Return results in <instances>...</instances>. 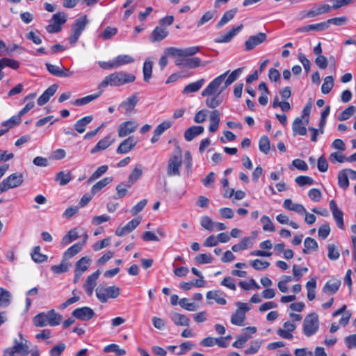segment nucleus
<instances>
[{"mask_svg":"<svg viewBox=\"0 0 356 356\" xmlns=\"http://www.w3.org/2000/svg\"><path fill=\"white\" fill-rule=\"evenodd\" d=\"M79 238L78 233L75 229H71L68 233L64 236L61 240V245L66 246L71 242L75 241Z\"/></svg>","mask_w":356,"mask_h":356,"instance_id":"obj_46","label":"nucleus"},{"mask_svg":"<svg viewBox=\"0 0 356 356\" xmlns=\"http://www.w3.org/2000/svg\"><path fill=\"white\" fill-rule=\"evenodd\" d=\"M200 51L198 46L190 47L184 49H179L176 47H168L165 49L164 52L172 57L181 56L188 57L193 56Z\"/></svg>","mask_w":356,"mask_h":356,"instance_id":"obj_8","label":"nucleus"},{"mask_svg":"<svg viewBox=\"0 0 356 356\" xmlns=\"http://www.w3.org/2000/svg\"><path fill=\"white\" fill-rule=\"evenodd\" d=\"M201 62V59L198 57L186 58L185 65L188 68L193 69L200 66Z\"/></svg>","mask_w":356,"mask_h":356,"instance_id":"obj_64","label":"nucleus"},{"mask_svg":"<svg viewBox=\"0 0 356 356\" xmlns=\"http://www.w3.org/2000/svg\"><path fill=\"white\" fill-rule=\"evenodd\" d=\"M188 300L186 298H181L179 301V305L187 311L194 312L197 309V306L193 302H188Z\"/></svg>","mask_w":356,"mask_h":356,"instance_id":"obj_62","label":"nucleus"},{"mask_svg":"<svg viewBox=\"0 0 356 356\" xmlns=\"http://www.w3.org/2000/svg\"><path fill=\"white\" fill-rule=\"evenodd\" d=\"M170 319L177 326H186L190 325V318L186 315L172 312L170 314Z\"/></svg>","mask_w":356,"mask_h":356,"instance_id":"obj_22","label":"nucleus"},{"mask_svg":"<svg viewBox=\"0 0 356 356\" xmlns=\"http://www.w3.org/2000/svg\"><path fill=\"white\" fill-rule=\"evenodd\" d=\"M283 207L286 209L295 211L298 214H303V213H306V209L303 205L298 203H293L291 199H286L284 201Z\"/></svg>","mask_w":356,"mask_h":356,"instance_id":"obj_26","label":"nucleus"},{"mask_svg":"<svg viewBox=\"0 0 356 356\" xmlns=\"http://www.w3.org/2000/svg\"><path fill=\"white\" fill-rule=\"evenodd\" d=\"M113 181L112 177H105L102 179V180L97 182L91 188V193L92 195H95L99 191H100L103 188H104L106 186L111 183Z\"/></svg>","mask_w":356,"mask_h":356,"instance_id":"obj_41","label":"nucleus"},{"mask_svg":"<svg viewBox=\"0 0 356 356\" xmlns=\"http://www.w3.org/2000/svg\"><path fill=\"white\" fill-rule=\"evenodd\" d=\"M48 72L52 75L59 77H69L73 74V72L65 74L63 70L60 69L58 66L47 63L45 64Z\"/></svg>","mask_w":356,"mask_h":356,"instance_id":"obj_32","label":"nucleus"},{"mask_svg":"<svg viewBox=\"0 0 356 356\" xmlns=\"http://www.w3.org/2000/svg\"><path fill=\"white\" fill-rule=\"evenodd\" d=\"M302 124V119L300 118H296L292 124V130L293 134L294 136L296 135H300V136H305L307 134V130L306 128V124Z\"/></svg>","mask_w":356,"mask_h":356,"instance_id":"obj_25","label":"nucleus"},{"mask_svg":"<svg viewBox=\"0 0 356 356\" xmlns=\"http://www.w3.org/2000/svg\"><path fill=\"white\" fill-rule=\"evenodd\" d=\"M138 141L133 136H129L120 144L116 152L119 154H127L134 149Z\"/></svg>","mask_w":356,"mask_h":356,"instance_id":"obj_14","label":"nucleus"},{"mask_svg":"<svg viewBox=\"0 0 356 356\" xmlns=\"http://www.w3.org/2000/svg\"><path fill=\"white\" fill-rule=\"evenodd\" d=\"M139 102V97L136 93L127 98L120 104V107L124 109L126 113H131L134 110L136 105Z\"/></svg>","mask_w":356,"mask_h":356,"instance_id":"obj_17","label":"nucleus"},{"mask_svg":"<svg viewBox=\"0 0 356 356\" xmlns=\"http://www.w3.org/2000/svg\"><path fill=\"white\" fill-rule=\"evenodd\" d=\"M96 296L99 300L105 303L109 298H116L120 293V289L117 286H98L96 289Z\"/></svg>","mask_w":356,"mask_h":356,"instance_id":"obj_3","label":"nucleus"},{"mask_svg":"<svg viewBox=\"0 0 356 356\" xmlns=\"http://www.w3.org/2000/svg\"><path fill=\"white\" fill-rule=\"evenodd\" d=\"M99 275H100L99 270H97L92 274L90 275L87 277V279L83 286L84 289L86 290L87 294L89 296H90L93 293L94 288L97 285V280L98 279Z\"/></svg>","mask_w":356,"mask_h":356,"instance_id":"obj_16","label":"nucleus"},{"mask_svg":"<svg viewBox=\"0 0 356 356\" xmlns=\"http://www.w3.org/2000/svg\"><path fill=\"white\" fill-rule=\"evenodd\" d=\"M83 248V243H75L70 248H69L63 254L64 259L72 258L76 254H78Z\"/></svg>","mask_w":356,"mask_h":356,"instance_id":"obj_37","label":"nucleus"},{"mask_svg":"<svg viewBox=\"0 0 356 356\" xmlns=\"http://www.w3.org/2000/svg\"><path fill=\"white\" fill-rule=\"evenodd\" d=\"M90 259L88 257H83L80 259L76 263L75 266V271L83 273L86 271L90 264Z\"/></svg>","mask_w":356,"mask_h":356,"instance_id":"obj_36","label":"nucleus"},{"mask_svg":"<svg viewBox=\"0 0 356 356\" xmlns=\"http://www.w3.org/2000/svg\"><path fill=\"white\" fill-rule=\"evenodd\" d=\"M21 122V118L18 115H14L11 117L9 120H6L1 123L2 127H6L7 128L6 129H8V131L14 127L15 126L19 124Z\"/></svg>","mask_w":356,"mask_h":356,"instance_id":"obj_56","label":"nucleus"},{"mask_svg":"<svg viewBox=\"0 0 356 356\" xmlns=\"http://www.w3.org/2000/svg\"><path fill=\"white\" fill-rule=\"evenodd\" d=\"M140 221L136 218L129 221L126 225L122 227H118L115 230V234L118 236H122L127 234L131 232L140 224Z\"/></svg>","mask_w":356,"mask_h":356,"instance_id":"obj_18","label":"nucleus"},{"mask_svg":"<svg viewBox=\"0 0 356 356\" xmlns=\"http://www.w3.org/2000/svg\"><path fill=\"white\" fill-rule=\"evenodd\" d=\"M204 83V79H201L195 82L189 83L184 88L182 93L184 95H188L192 92H197L203 86Z\"/></svg>","mask_w":356,"mask_h":356,"instance_id":"obj_29","label":"nucleus"},{"mask_svg":"<svg viewBox=\"0 0 356 356\" xmlns=\"http://www.w3.org/2000/svg\"><path fill=\"white\" fill-rule=\"evenodd\" d=\"M105 353H115L118 356H122L126 354V350L120 348V346L115 343L109 344L104 348Z\"/></svg>","mask_w":356,"mask_h":356,"instance_id":"obj_49","label":"nucleus"},{"mask_svg":"<svg viewBox=\"0 0 356 356\" xmlns=\"http://www.w3.org/2000/svg\"><path fill=\"white\" fill-rule=\"evenodd\" d=\"M0 68L2 70L6 66L10 67L13 70H17L19 67V63L17 60L8 58H3L0 59Z\"/></svg>","mask_w":356,"mask_h":356,"instance_id":"obj_51","label":"nucleus"},{"mask_svg":"<svg viewBox=\"0 0 356 356\" xmlns=\"http://www.w3.org/2000/svg\"><path fill=\"white\" fill-rule=\"evenodd\" d=\"M220 121V112L218 110L212 111L209 116L210 125L209 129L211 132L214 133L218 130Z\"/></svg>","mask_w":356,"mask_h":356,"instance_id":"obj_27","label":"nucleus"},{"mask_svg":"<svg viewBox=\"0 0 356 356\" xmlns=\"http://www.w3.org/2000/svg\"><path fill=\"white\" fill-rule=\"evenodd\" d=\"M108 167L106 165L99 166L90 177L88 179V182H92L98 178H99L102 175L106 172Z\"/></svg>","mask_w":356,"mask_h":356,"instance_id":"obj_57","label":"nucleus"},{"mask_svg":"<svg viewBox=\"0 0 356 356\" xmlns=\"http://www.w3.org/2000/svg\"><path fill=\"white\" fill-rule=\"evenodd\" d=\"M329 206L337 227L341 229H344L345 226L343 222V211L338 208L337 204L334 200H332L330 202Z\"/></svg>","mask_w":356,"mask_h":356,"instance_id":"obj_11","label":"nucleus"},{"mask_svg":"<svg viewBox=\"0 0 356 356\" xmlns=\"http://www.w3.org/2000/svg\"><path fill=\"white\" fill-rule=\"evenodd\" d=\"M152 66L153 62L149 60H146L143 64V79L145 82H149L152 77Z\"/></svg>","mask_w":356,"mask_h":356,"instance_id":"obj_44","label":"nucleus"},{"mask_svg":"<svg viewBox=\"0 0 356 356\" xmlns=\"http://www.w3.org/2000/svg\"><path fill=\"white\" fill-rule=\"evenodd\" d=\"M340 285H341L340 280H336L334 282H330V281L327 282L323 288V291L324 293L334 294L339 290Z\"/></svg>","mask_w":356,"mask_h":356,"instance_id":"obj_38","label":"nucleus"},{"mask_svg":"<svg viewBox=\"0 0 356 356\" xmlns=\"http://www.w3.org/2000/svg\"><path fill=\"white\" fill-rule=\"evenodd\" d=\"M334 86V78L332 76H327L324 79V82L321 86V92L323 94H328Z\"/></svg>","mask_w":356,"mask_h":356,"instance_id":"obj_52","label":"nucleus"},{"mask_svg":"<svg viewBox=\"0 0 356 356\" xmlns=\"http://www.w3.org/2000/svg\"><path fill=\"white\" fill-rule=\"evenodd\" d=\"M237 10L236 9H232L229 10L224 13L222 17H221L220 20L217 24V28L220 29L222 26H223L225 24H226L228 22L232 20L234 17L235 16Z\"/></svg>","mask_w":356,"mask_h":356,"instance_id":"obj_40","label":"nucleus"},{"mask_svg":"<svg viewBox=\"0 0 356 356\" xmlns=\"http://www.w3.org/2000/svg\"><path fill=\"white\" fill-rule=\"evenodd\" d=\"M261 222L263 225L264 231L275 232V227L270 218L267 216H264L261 218Z\"/></svg>","mask_w":356,"mask_h":356,"instance_id":"obj_55","label":"nucleus"},{"mask_svg":"<svg viewBox=\"0 0 356 356\" xmlns=\"http://www.w3.org/2000/svg\"><path fill=\"white\" fill-rule=\"evenodd\" d=\"M222 102L220 95H213L212 96L207 97L205 104L209 108H214L218 106Z\"/></svg>","mask_w":356,"mask_h":356,"instance_id":"obj_48","label":"nucleus"},{"mask_svg":"<svg viewBox=\"0 0 356 356\" xmlns=\"http://www.w3.org/2000/svg\"><path fill=\"white\" fill-rule=\"evenodd\" d=\"M242 72V68H238L234 70L227 79L225 81L224 88H227L229 85L234 83L239 76Z\"/></svg>","mask_w":356,"mask_h":356,"instance_id":"obj_58","label":"nucleus"},{"mask_svg":"<svg viewBox=\"0 0 356 356\" xmlns=\"http://www.w3.org/2000/svg\"><path fill=\"white\" fill-rule=\"evenodd\" d=\"M24 181L22 173H13L3 179L0 184V194L10 188H14L22 185Z\"/></svg>","mask_w":356,"mask_h":356,"instance_id":"obj_5","label":"nucleus"},{"mask_svg":"<svg viewBox=\"0 0 356 356\" xmlns=\"http://www.w3.org/2000/svg\"><path fill=\"white\" fill-rule=\"evenodd\" d=\"M207 299H213L218 304L225 305L227 300L223 296V293L219 291H210L207 293Z\"/></svg>","mask_w":356,"mask_h":356,"instance_id":"obj_35","label":"nucleus"},{"mask_svg":"<svg viewBox=\"0 0 356 356\" xmlns=\"http://www.w3.org/2000/svg\"><path fill=\"white\" fill-rule=\"evenodd\" d=\"M13 347L22 356H26L31 353L29 350V346L26 340L19 342L15 339Z\"/></svg>","mask_w":356,"mask_h":356,"instance_id":"obj_30","label":"nucleus"},{"mask_svg":"<svg viewBox=\"0 0 356 356\" xmlns=\"http://www.w3.org/2000/svg\"><path fill=\"white\" fill-rule=\"evenodd\" d=\"M113 142V140H111L110 136H106L97 143V145L91 149L90 153L94 154L98 152L107 149Z\"/></svg>","mask_w":356,"mask_h":356,"instance_id":"obj_28","label":"nucleus"},{"mask_svg":"<svg viewBox=\"0 0 356 356\" xmlns=\"http://www.w3.org/2000/svg\"><path fill=\"white\" fill-rule=\"evenodd\" d=\"M259 148L261 152L266 154H267L269 152L270 148V140L266 136H263L260 138L259 142Z\"/></svg>","mask_w":356,"mask_h":356,"instance_id":"obj_54","label":"nucleus"},{"mask_svg":"<svg viewBox=\"0 0 356 356\" xmlns=\"http://www.w3.org/2000/svg\"><path fill=\"white\" fill-rule=\"evenodd\" d=\"M204 131L202 126H192L187 129L184 133V138L187 141H191L196 136L202 134Z\"/></svg>","mask_w":356,"mask_h":356,"instance_id":"obj_23","label":"nucleus"},{"mask_svg":"<svg viewBox=\"0 0 356 356\" xmlns=\"http://www.w3.org/2000/svg\"><path fill=\"white\" fill-rule=\"evenodd\" d=\"M338 184L343 189L346 190L349 186L348 175L347 170H342L338 174Z\"/></svg>","mask_w":356,"mask_h":356,"instance_id":"obj_45","label":"nucleus"},{"mask_svg":"<svg viewBox=\"0 0 356 356\" xmlns=\"http://www.w3.org/2000/svg\"><path fill=\"white\" fill-rule=\"evenodd\" d=\"M356 111L355 106H349L347 108L343 111L338 116L339 121H344L349 119Z\"/></svg>","mask_w":356,"mask_h":356,"instance_id":"obj_53","label":"nucleus"},{"mask_svg":"<svg viewBox=\"0 0 356 356\" xmlns=\"http://www.w3.org/2000/svg\"><path fill=\"white\" fill-rule=\"evenodd\" d=\"M213 258L209 254H199L195 257V261L197 264H211Z\"/></svg>","mask_w":356,"mask_h":356,"instance_id":"obj_61","label":"nucleus"},{"mask_svg":"<svg viewBox=\"0 0 356 356\" xmlns=\"http://www.w3.org/2000/svg\"><path fill=\"white\" fill-rule=\"evenodd\" d=\"M51 21L61 27L67 22V15L63 12H58L52 16Z\"/></svg>","mask_w":356,"mask_h":356,"instance_id":"obj_59","label":"nucleus"},{"mask_svg":"<svg viewBox=\"0 0 356 356\" xmlns=\"http://www.w3.org/2000/svg\"><path fill=\"white\" fill-rule=\"evenodd\" d=\"M72 176L70 172L60 171L56 174L55 180L59 182L60 186L67 184L72 180Z\"/></svg>","mask_w":356,"mask_h":356,"instance_id":"obj_42","label":"nucleus"},{"mask_svg":"<svg viewBox=\"0 0 356 356\" xmlns=\"http://www.w3.org/2000/svg\"><path fill=\"white\" fill-rule=\"evenodd\" d=\"M168 35V31L165 28L156 26L152 32L150 40L152 42H159L163 40Z\"/></svg>","mask_w":356,"mask_h":356,"instance_id":"obj_21","label":"nucleus"},{"mask_svg":"<svg viewBox=\"0 0 356 356\" xmlns=\"http://www.w3.org/2000/svg\"><path fill=\"white\" fill-rule=\"evenodd\" d=\"M200 51L198 46L190 47L184 49H179L176 47H168L165 49L164 52L172 57L181 56L188 57L193 56Z\"/></svg>","mask_w":356,"mask_h":356,"instance_id":"obj_7","label":"nucleus"},{"mask_svg":"<svg viewBox=\"0 0 356 356\" xmlns=\"http://www.w3.org/2000/svg\"><path fill=\"white\" fill-rule=\"evenodd\" d=\"M243 29V24L233 27L228 33L215 39L217 43H226L232 40V39Z\"/></svg>","mask_w":356,"mask_h":356,"instance_id":"obj_20","label":"nucleus"},{"mask_svg":"<svg viewBox=\"0 0 356 356\" xmlns=\"http://www.w3.org/2000/svg\"><path fill=\"white\" fill-rule=\"evenodd\" d=\"M143 175V167L140 164L136 165L134 170L131 171V174L128 178V184L127 187H131L134 184H135L142 176Z\"/></svg>","mask_w":356,"mask_h":356,"instance_id":"obj_24","label":"nucleus"},{"mask_svg":"<svg viewBox=\"0 0 356 356\" xmlns=\"http://www.w3.org/2000/svg\"><path fill=\"white\" fill-rule=\"evenodd\" d=\"M62 319V316L52 309L47 312L39 313L34 316L33 321L36 327H42L47 325L55 327L60 324Z\"/></svg>","mask_w":356,"mask_h":356,"instance_id":"obj_2","label":"nucleus"},{"mask_svg":"<svg viewBox=\"0 0 356 356\" xmlns=\"http://www.w3.org/2000/svg\"><path fill=\"white\" fill-rule=\"evenodd\" d=\"M229 72H226L224 74L215 78L202 92L201 95L203 97H209L213 95H220L222 92L225 89L224 86L219 89L220 86L225 81Z\"/></svg>","mask_w":356,"mask_h":356,"instance_id":"obj_4","label":"nucleus"},{"mask_svg":"<svg viewBox=\"0 0 356 356\" xmlns=\"http://www.w3.org/2000/svg\"><path fill=\"white\" fill-rule=\"evenodd\" d=\"M136 80V76L133 74L120 71L112 73L106 76L99 83V90L106 88L108 86L118 87L127 83H132Z\"/></svg>","mask_w":356,"mask_h":356,"instance_id":"obj_1","label":"nucleus"},{"mask_svg":"<svg viewBox=\"0 0 356 356\" xmlns=\"http://www.w3.org/2000/svg\"><path fill=\"white\" fill-rule=\"evenodd\" d=\"M138 127V124L134 121H127L120 124L118 136L120 138L125 137L134 132Z\"/></svg>","mask_w":356,"mask_h":356,"instance_id":"obj_15","label":"nucleus"},{"mask_svg":"<svg viewBox=\"0 0 356 356\" xmlns=\"http://www.w3.org/2000/svg\"><path fill=\"white\" fill-rule=\"evenodd\" d=\"M92 115L82 118L74 124V129L79 134L83 133L86 131V127L92 122Z\"/></svg>","mask_w":356,"mask_h":356,"instance_id":"obj_33","label":"nucleus"},{"mask_svg":"<svg viewBox=\"0 0 356 356\" xmlns=\"http://www.w3.org/2000/svg\"><path fill=\"white\" fill-rule=\"evenodd\" d=\"M182 161L180 156L173 155L172 156L168 164L167 172L170 177L172 176H179L180 175V168L181 166Z\"/></svg>","mask_w":356,"mask_h":356,"instance_id":"obj_10","label":"nucleus"},{"mask_svg":"<svg viewBox=\"0 0 356 356\" xmlns=\"http://www.w3.org/2000/svg\"><path fill=\"white\" fill-rule=\"evenodd\" d=\"M102 92V90H101L97 93L89 95L86 97L77 99L74 100V102H72V104L74 106H78L88 104L90 102L97 99L100 96Z\"/></svg>","mask_w":356,"mask_h":356,"instance_id":"obj_31","label":"nucleus"},{"mask_svg":"<svg viewBox=\"0 0 356 356\" xmlns=\"http://www.w3.org/2000/svg\"><path fill=\"white\" fill-rule=\"evenodd\" d=\"M58 86L53 84L50 86L38 99L37 103L39 106H43L47 103L51 98L56 92Z\"/></svg>","mask_w":356,"mask_h":356,"instance_id":"obj_19","label":"nucleus"},{"mask_svg":"<svg viewBox=\"0 0 356 356\" xmlns=\"http://www.w3.org/2000/svg\"><path fill=\"white\" fill-rule=\"evenodd\" d=\"M118 32V29L115 27L107 26L103 33L100 34V37L104 40H107L111 39L113 36H114Z\"/></svg>","mask_w":356,"mask_h":356,"instance_id":"obj_63","label":"nucleus"},{"mask_svg":"<svg viewBox=\"0 0 356 356\" xmlns=\"http://www.w3.org/2000/svg\"><path fill=\"white\" fill-rule=\"evenodd\" d=\"M305 249L302 252L304 254H308L309 250L316 251L318 245L316 240L311 237H307L304 241Z\"/></svg>","mask_w":356,"mask_h":356,"instance_id":"obj_43","label":"nucleus"},{"mask_svg":"<svg viewBox=\"0 0 356 356\" xmlns=\"http://www.w3.org/2000/svg\"><path fill=\"white\" fill-rule=\"evenodd\" d=\"M33 260L36 263H42L47 260L48 257L47 255L40 253V247L35 246L33 248V251L31 254Z\"/></svg>","mask_w":356,"mask_h":356,"instance_id":"obj_50","label":"nucleus"},{"mask_svg":"<svg viewBox=\"0 0 356 356\" xmlns=\"http://www.w3.org/2000/svg\"><path fill=\"white\" fill-rule=\"evenodd\" d=\"M95 314L94 311L88 307L75 309L72 313L73 317L83 321L92 319Z\"/></svg>","mask_w":356,"mask_h":356,"instance_id":"obj_12","label":"nucleus"},{"mask_svg":"<svg viewBox=\"0 0 356 356\" xmlns=\"http://www.w3.org/2000/svg\"><path fill=\"white\" fill-rule=\"evenodd\" d=\"M295 181L299 186H304L306 185L311 186L314 184V179L312 177L303 175L297 177L295 179Z\"/></svg>","mask_w":356,"mask_h":356,"instance_id":"obj_60","label":"nucleus"},{"mask_svg":"<svg viewBox=\"0 0 356 356\" xmlns=\"http://www.w3.org/2000/svg\"><path fill=\"white\" fill-rule=\"evenodd\" d=\"M319 320L316 313L307 315L303 322V332L307 337H311L318 330Z\"/></svg>","mask_w":356,"mask_h":356,"instance_id":"obj_6","label":"nucleus"},{"mask_svg":"<svg viewBox=\"0 0 356 356\" xmlns=\"http://www.w3.org/2000/svg\"><path fill=\"white\" fill-rule=\"evenodd\" d=\"M236 305L238 309L232 314L231 318V323L234 325L241 326L245 319V312L250 309V307L248 303L237 302Z\"/></svg>","mask_w":356,"mask_h":356,"instance_id":"obj_9","label":"nucleus"},{"mask_svg":"<svg viewBox=\"0 0 356 356\" xmlns=\"http://www.w3.org/2000/svg\"><path fill=\"white\" fill-rule=\"evenodd\" d=\"M267 35L265 33H259L255 35H251L245 42L246 51L252 50L256 46L266 41Z\"/></svg>","mask_w":356,"mask_h":356,"instance_id":"obj_13","label":"nucleus"},{"mask_svg":"<svg viewBox=\"0 0 356 356\" xmlns=\"http://www.w3.org/2000/svg\"><path fill=\"white\" fill-rule=\"evenodd\" d=\"M116 68L126 64L131 63L134 61V59L129 55H119L114 59Z\"/></svg>","mask_w":356,"mask_h":356,"instance_id":"obj_47","label":"nucleus"},{"mask_svg":"<svg viewBox=\"0 0 356 356\" xmlns=\"http://www.w3.org/2000/svg\"><path fill=\"white\" fill-rule=\"evenodd\" d=\"M11 302V293L7 289L0 287V307H8Z\"/></svg>","mask_w":356,"mask_h":356,"instance_id":"obj_34","label":"nucleus"},{"mask_svg":"<svg viewBox=\"0 0 356 356\" xmlns=\"http://www.w3.org/2000/svg\"><path fill=\"white\" fill-rule=\"evenodd\" d=\"M88 24L87 16L84 15L76 19L72 25V29L81 33Z\"/></svg>","mask_w":356,"mask_h":356,"instance_id":"obj_39","label":"nucleus"}]
</instances>
